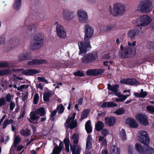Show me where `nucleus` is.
Segmentation results:
<instances>
[{
    "label": "nucleus",
    "instance_id": "1",
    "mask_svg": "<svg viewBox=\"0 0 154 154\" xmlns=\"http://www.w3.org/2000/svg\"><path fill=\"white\" fill-rule=\"evenodd\" d=\"M19 61L29 60L27 62V65L29 66L46 64L48 62L44 59H33L31 54L28 52H24L20 54L18 57Z\"/></svg>",
    "mask_w": 154,
    "mask_h": 154
},
{
    "label": "nucleus",
    "instance_id": "2",
    "mask_svg": "<svg viewBox=\"0 0 154 154\" xmlns=\"http://www.w3.org/2000/svg\"><path fill=\"white\" fill-rule=\"evenodd\" d=\"M44 38L42 35L38 33L32 38L31 42V48L32 50H35L39 49L43 45Z\"/></svg>",
    "mask_w": 154,
    "mask_h": 154
},
{
    "label": "nucleus",
    "instance_id": "3",
    "mask_svg": "<svg viewBox=\"0 0 154 154\" xmlns=\"http://www.w3.org/2000/svg\"><path fill=\"white\" fill-rule=\"evenodd\" d=\"M125 6L120 3H115L113 5V9L112 11L111 8L110 14L114 17L123 15L126 11Z\"/></svg>",
    "mask_w": 154,
    "mask_h": 154
},
{
    "label": "nucleus",
    "instance_id": "4",
    "mask_svg": "<svg viewBox=\"0 0 154 154\" xmlns=\"http://www.w3.org/2000/svg\"><path fill=\"white\" fill-rule=\"evenodd\" d=\"M152 0H142L138 4V9L143 13H148L152 10Z\"/></svg>",
    "mask_w": 154,
    "mask_h": 154
},
{
    "label": "nucleus",
    "instance_id": "5",
    "mask_svg": "<svg viewBox=\"0 0 154 154\" xmlns=\"http://www.w3.org/2000/svg\"><path fill=\"white\" fill-rule=\"evenodd\" d=\"M135 147L140 154H154V149L149 144L143 146L140 143H136Z\"/></svg>",
    "mask_w": 154,
    "mask_h": 154
},
{
    "label": "nucleus",
    "instance_id": "6",
    "mask_svg": "<svg viewBox=\"0 0 154 154\" xmlns=\"http://www.w3.org/2000/svg\"><path fill=\"white\" fill-rule=\"evenodd\" d=\"M97 54L96 52L88 53L81 58L82 62L85 64L92 63L97 59Z\"/></svg>",
    "mask_w": 154,
    "mask_h": 154
},
{
    "label": "nucleus",
    "instance_id": "7",
    "mask_svg": "<svg viewBox=\"0 0 154 154\" xmlns=\"http://www.w3.org/2000/svg\"><path fill=\"white\" fill-rule=\"evenodd\" d=\"M137 139L144 146L148 144L149 143V139L147 132L145 131H142L137 134Z\"/></svg>",
    "mask_w": 154,
    "mask_h": 154
},
{
    "label": "nucleus",
    "instance_id": "8",
    "mask_svg": "<svg viewBox=\"0 0 154 154\" xmlns=\"http://www.w3.org/2000/svg\"><path fill=\"white\" fill-rule=\"evenodd\" d=\"M85 33L84 39L85 42H90V39L93 34L94 29L89 25L86 24L84 27Z\"/></svg>",
    "mask_w": 154,
    "mask_h": 154
},
{
    "label": "nucleus",
    "instance_id": "9",
    "mask_svg": "<svg viewBox=\"0 0 154 154\" xmlns=\"http://www.w3.org/2000/svg\"><path fill=\"white\" fill-rule=\"evenodd\" d=\"M137 20L138 26H145L151 22L152 19L148 15L144 14L141 16Z\"/></svg>",
    "mask_w": 154,
    "mask_h": 154
},
{
    "label": "nucleus",
    "instance_id": "10",
    "mask_svg": "<svg viewBox=\"0 0 154 154\" xmlns=\"http://www.w3.org/2000/svg\"><path fill=\"white\" fill-rule=\"evenodd\" d=\"M90 42H80L79 44V54L82 55L85 54L87 52V48L89 49L91 48V47L90 45Z\"/></svg>",
    "mask_w": 154,
    "mask_h": 154
},
{
    "label": "nucleus",
    "instance_id": "11",
    "mask_svg": "<svg viewBox=\"0 0 154 154\" xmlns=\"http://www.w3.org/2000/svg\"><path fill=\"white\" fill-rule=\"evenodd\" d=\"M136 120L140 124L144 126H147L149 125V122L146 116L142 113H138L135 116Z\"/></svg>",
    "mask_w": 154,
    "mask_h": 154
},
{
    "label": "nucleus",
    "instance_id": "12",
    "mask_svg": "<svg viewBox=\"0 0 154 154\" xmlns=\"http://www.w3.org/2000/svg\"><path fill=\"white\" fill-rule=\"evenodd\" d=\"M104 71V70L103 69H90L87 70L86 74L87 76L100 75Z\"/></svg>",
    "mask_w": 154,
    "mask_h": 154
},
{
    "label": "nucleus",
    "instance_id": "13",
    "mask_svg": "<svg viewBox=\"0 0 154 154\" xmlns=\"http://www.w3.org/2000/svg\"><path fill=\"white\" fill-rule=\"evenodd\" d=\"M17 70L19 72L21 71V73L25 75H33L39 72V71L37 69H28L24 70L23 69H17Z\"/></svg>",
    "mask_w": 154,
    "mask_h": 154
},
{
    "label": "nucleus",
    "instance_id": "14",
    "mask_svg": "<svg viewBox=\"0 0 154 154\" xmlns=\"http://www.w3.org/2000/svg\"><path fill=\"white\" fill-rule=\"evenodd\" d=\"M56 29L57 35L59 38H64L66 37V33L63 26L60 24H57Z\"/></svg>",
    "mask_w": 154,
    "mask_h": 154
},
{
    "label": "nucleus",
    "instance_id": "15",
    "mask_svg": "<svg viewBox=\"0 0 154 154\" xmlns=\"http://www.w3.org/2000/svg\"><path fill=\"white\" fill-rule=\"evenodd\" d=\"M132 52L131 48L128 46H126L124 47L123 50L119 51V53L122 58L124 59L130 57Z\"/></svg>",
    "mask_w": 154,
    "mask_h": 154
},
{
    "label": "nucleus",
    "instance_id": "16",
    "mask_svg": "<svg viewBox=\"0 0 154 154\" xmlns=\"http://www.w3.org/2000/svg\"><path fill=\"white\" fill-rule=\"evenodd\" d=\"M79 19L81 23H86L88 20L87 14L86 12L82 10L78 11L77 12Z\"/></svg>",
    "mask_w": 154,
    "mask_h": 154
},
{
    "label": "nucleus",
    "instance_id": "17",
    "mask_svg": "<svg viewBox=\"0 0 154 154\" xmlns=\"http://www.w3.org/2000/svg\"><path fill=\"white\" fill-rule=\"evenodd\" d=\"M8 47L10 46V48L8 49H12V47H16L18 45L20 44L19 39L17 37H15L10 38L7 42Z\"/></svg>",
    "mask_w": 154,
    "mask_h": 154
},
{
    "label": "nucleus",
    "instance_id": "18",
    "mask_svg": "<svg viewBox=\"0 0 154 154\" xmlns=\"http://www.w3.org/2000/svg\"><path fill=\"white\" fill-rule=\"evenodd\" d=\"M140 30L138 29L134 28L130 29L127 33L128 37L131 40H135V36L139 34Z\"/></svg>",
    "mask_w": 154,
    "mask_h": 154
},
{
    "label": "nucleus",
    "instance_id": "19",
    "mask_svg": "<svg viewBox=\"0 0 154 154\" xmlns=\"http://www.w3.org/2000/svg\"><path fill=\"white\" fill-rule=\"evenodd\" d=\"M105 124L111 127L114 125L116 122V119L114 116L107 117L105 118Z\"/></svg>",
    "mask_w": 154,
    "mask_h": 154
},
{
    "label": "nucleus",
    "instance_id": "20",
    "mask_svg": "<svg viewBox=\"0 0 154 154\" xmlns=\"http://www.w3.org/2000/svg\"><path fill=\"white\" fill-rule=\"evenodd\" d=\"M63 17L67 20H69L73 18L75 16V12L68 10L64 11Z\"/></svg>",
    "mask_w": 154,
    "mask_h": 154
},
{
    "label": "nucleus",
    "instance_id": "21",
    "mask_svg": "<svg viewBox=\"0 0 154 154\" xmlns=\"http://www.w3.org/2000/svg\"><path fill=\"white\" fill-rule=\"evenodd\" d=\"M126 123L129 125V126L132 128H136L138 127V124L136 122L134 119L128 118L126 121Z\"/></svg>",
    "mask_w": 154,
    "mask_h": 154
},
{
    "label": "nucleus",
    "instance_id": "22",
    "mask_svg": "<svg viewBox=\"0 0 154 154\" xmlns=\"http://www.w3.org/2000/svg\"><path fill=\"white\" fill-rule=\"evenodd\" d=\"M119 86L118 84H115L113 86L110 84H107V89L108 90L113 92L115 94L118 96V92Z\"/></svg>",
    "mask_w": 154,
    "mask_h": 154
},
{
    "label": "nucleus",
    "instance_id": "23",
    "mask_svg": "<svg viewBox=\"0 0 154 154\" xmlns=\"http://www.w3.org/2000/svg\"><path fill=\"white\" fill-rule=\"evenodd\" d=\"M80 146L79 145H70V149L72 154H80L81 152Z\"/></svg>",
    "mask_w": 154,
    "mask_h": 154
},
{
    "label": "nucleus",
    "instance_id": "24",
    "mask_svg": "<svg viewBox=\"0 0 154 154\" xmlns=\"http://www.w3.org/2000/svg\"><path fill=\"white\" fill-rule=\"evenodd\" d=\"M117 106V104L113 102L110 101L105 102H104L101 106L102 108L106 107H114Z\"/></svg>",
    "mask_w": 154,
    "mask_h": 154
},
{
    "label": "nucleus",
    "instance_id": "25",
    "mask_svg": "<svg viewBox=\"0 0 154 154\" xmlns=\"http://www.w3.org/2000/svg\"><path fill=\"white\" fill-rule=\"evenodd\" d=\"M60 141V142L59 144V147L57 145L55 146L52 151L53 154H60L61 150L63 146V143Z\"/></svg>",
    "mask_w": 154,
    "mask_h": 154
},
{
    "label": "nucleus",
    "instance_id": "26",
    "mask_svg": "<svg viewBox=\"0 0 154 154\" xmlns=\"http://www.w3.org/2000/svg\"><path fill=\"white\" fill-rule=\"evenodd\" d=\"M35 112H32L30 114V118L29 119V120L31 123H36V121L35 123L34 122L35 120H38V119L39 118V117H38L36 115Z\"/></svg>",
    "mask_w": 154,
    "mask_h": 154
},
{
    "label": "nucleus",
    "instance_id": "27",
    "mask_svg": "<svg viewBox=\"0 0 154 154\" xmlns=\"http://www.w3.org/2000/svg\"><path fill=\"white\" fill-rule=\"evenodd\" d=\"M110 154H120L119 149L115 145H112L110 148Z\"/></svg>",
    "mask_w": 154,
    "mask_h": 154
},
{
    "label": "nucleus",
    "instance_id": "28",
    "mask_svg": "<svg viewBox=\"0 0 154 154\" xmlns=\"http://www.w3.org/2000/svg\"><path fill=\"white\" fill-rule=\"evenodd\" d=\"M140 84L139 82L137 81L136 79L134 78H128V82L127 85L131 86L138 85Z\"/></svg>",
    "mask_w": 154,
    "mask_h": 154
},
{
    "label": "nucleus",
    "instance_id": "29",
    "mask_svg": "<svg viewBox=\"0 0 154 154\" xmlns=\"http://www.w3.org/2000/svg\"><path fill=\"white\" fill-rule=\"evenodd\" d=\"M104 124L102 122L98 121L95 124V128L97 131H100L104 128Z\"/></svg>",
    "mask_w": 154,
    "mask_h": 154
},
{
    "label": "nucleus",
    "instance_id": "30",
    "mask_svg": "<svg viewBox=\"0 0 154 154\" xmlns=\"http://www.w3.org/2000/svg\"><path fill=\"white\" fill-rule=\"evenodd\" d=\"M21 4V0H15L14 3L13 5V8L15 10L18 11L20 8Z\"/></svg>",
    "mask_w": 154,
    "mask_h": 154
},
{
    "label": "nucleus",
    "instance_id": "31",
    "mask_svg": "<svg viewBox=\"0 0 154 154\" xmlns=\"http://www.w3.org/2000/svg\"><path fill=\"white\" fill-rule=\"evenodd\" d=\"M35 112L36 114H39L41 116H44L46 114L45 108L43 107H41L36 109Z\"/></svg>",
    "mask_w": 154,
    "mask_h": 154
},
{
    "label": "nucleus",
    "instance_id": "32",
    "mask_svg": "<svg viewBox=\"0 0 154 154\" xmlns=\"http://www.w3.org/2000/svg\"><path fill=\"white\" fill-rule=\"evenodd\" d=\"M71 140H73V143L74 145H78L79 141V136L76 134H74L72 135L71 137Z\"/></svg>",
    "mask_w": 154,
    "mask_h": 154
},
{
    "label": "nucleus",
    "instance_id": "33",
    "mask_svg": "<svg viewBox=\"0 0 154 154\" xmlns=\"http://www.w3.org/2000/svg\"><path fill=\"white\" fill-rule=\"evenodd\" d=\"M20 134L23 135L27 137L31 135V131L27 128L25 130H22L20 131Z\"/></svg>",
    "mask_w": 154,
    "mask_h": 154
},
{
    "label": "nucleus",
    "instance_id": "34",
    "mask_svg": "<svg viewBox=\"0 0 154 154\" xmlns=\"http://www.w3.org/2000/svg\"><path fill=\"white\" fill-rule=\"evenodd\" d=\"M52 94L49 92H47L43 94V100L45 101L48 102L50 100V97L51 96Z\"/></svg>",
    "mask_w": 154,
    "mask_h": 154
},
{
    "label": "nucleus",
    "instance_id": "35",
    "mask_svg": "<svg viewBox=\"0 0 154 154\" xmlns=\"http://www.w3.org/2000/svg\"><path fill=\"white\" fill-rule=\"evenodd\" d=\"M126 135L125 131L124 129H122L120 133V136L121 138L123 140H126Z\"/></svg>",
    "mask_w": 154,
    "mask_h": 154
},
{
    "label": "nucleus",
    "instance_id": "36",
    "mask_svg": "<svg viewBox=\"0 0 154 154\" xmlns=\"http://www.w3.org/2000/svg\"><path fill=\"white\" fill-rule=\"evenodd\" d=\"M89 112V110L87 109H84L82 114L81 119V120H83L87 118L88 116V114Z\"/></svg>",
    "mask_w": 154,
    "mask_h": 154
},
{
    "label": "nucleus",
    "instance_id": "37",
    "mask_svg": "<svg viewBox=\"0 0 154 154\" xmlns=\"http://www.w3.org/2000/svg\"><path fill=\"white\" fill-rule=\"evenodd\" d=\"M21 140L19 136L16 137L14 140V142L13 144V146L14 148H15L17 147V144H19L20 141Z\"/></svg>",
    "mask_w": 154,
    "mask_h": 154
},
{
    "label": "nucleus",
    "instance_id": "38",
    "mask_svg": "<svg viewBox=\"0 0 154 154\" xmlns=\"http://www.w3.org/2000/svg\"><path fill=\"white\" fill-rule=\"evenodd\" d=\"M125 112L123 108H120L114 112V113L117 115H120L124 114Z\"/></svg>",
    "mask_w": 154,
    "mask_h": 154
},
{
    "label": "nucleus",
    "instance_id": "39",
    "mask_svg": "<svg viewBox=\"0 0 154 154\" xmlns=\"http://www.w3.org/2000/svg\"><path fill=\"white\" fill-rule=\"evenodd\" d=\"M67 126L71 129H72L76 128L77 126V122H76L73 121L67 124Z\"/></svg>",
    "mask_w": 154,
    "mask_h": 154
},
{
    "label": "nucleus",
    "instance_id": "40",
    "mask_svg": "<svg viewBox=\"0 0 154 154\" xmlns=\"http://www.w3.org/2000/svg\"><path fill=\"white\" fill-rule=\"evenodd\" d=\"M57 109L58 113L61 114L63 112L64 110V108L62 104H60L57 106Z\"/></svg>",
    "mask_w": 154,
    "mask_h": 154
},
{
    "label": "nucleus",
    "instance_id": "41",
    "mask_svg": "<svg viewBox=\"0 0 154 154\" xmlns=\"http://www.w3.org/2000/svg\"><path fill=\"white\" fill-rule=\"evenodd\" d=\"M73 75L75 76H78L80 77H82L84 76V74L82 71L80 70H78L77 72H74Z\"/></svg>",
    "mask_w": 154,
    "mask_h": 154
},
{
    "label": "nucleus",
    "instance_id": "42",
    "mask_svg": "<svg viewBox=\"0 0 154 154\" xmlns=\"http://www.w3.org/2000/svg\"><path fill=\"white\" fill-rule=\"evenodd\" d=\"M57 113V110H54L51 113L50 119L52 121H54V120L55 119V118L54 117Z\"/></svg>",
    "mask_w": 154,
    "mask_h": 154
},
{
    "label": "nucleus",
    "instance_id": "43",
    "mask_svg": "<svg viewBox=\"0 0 154 154\" xmlns=\"http://www.w3.org/2000/svg\"><path fill=\"white\" fill-rule=\"evenodd\" d=\"M39 98V96L38 94H35L33 98V103L35 104H37L38 103V99Z\"/></svg>",
    "mask_w": 154,
    "mask_h": 154
},
{
    "label": "nucleus",
    "instance_id": "44",
    "mask_svg": "<svg viewBox=\"0 0 154 154\" xmlns=\"http://www.w3.org/2000/svg\"><path fill=\"white\" fill-rule=\"evenodd\" d=\"M109 134L108 130L105 128L102 129L101 130V134L103 135V137H105Z\"/></svg>",
    "mask_w": 154,
    "mask_h": 154
},
{
    "label": "nucleus",
    "instance_id": "45",
    "mask_svg": "<svg viewBox=\"0 0 154 154\" xmlns=\"http://www.w3.org/2000/svg\"><path fill=\"white\" fill-rule=\"evenodd\" d=\"M147 110L151 113L154 112V106H148L146 107Z\"/></svg>",
    "mask_w": 154,
    "mask_h": 154
},
{
    "label": "nucleus",
    "instance_id": "46",
    "mask_svg": "<svg viewBox=\"0 0 154 154\" xmlns=\"http://www.w3.org/2000/svg\"><path fill=\"white\" fill-rule=\"evenodd\" d=\"M6 103V101L5 97L0 98V107L4 106Z\"/></svg>",
    "mask_w": 154,
    "mask_h": 154
},
{
    "label": "nucleus",
    "instance_id": "47",
    "mask_svg": "<svg viewBox=\"0 0 154 154\" xmlns=\"http://www.w3.org/2000/svg\"><path fill=\"white\" fill-rule=\"evenodd\" d=\"M9 65V63L5 62H0V67H8Z\"/></svg>",
    "mask_w": 154,
    "mask_h": 154
},
{
    "label": "nucleus",
    "instance_id": "48",
    "mask_svg": "<svg viewBox=\"0 0 154 154\" xmlns=\"http://www.w3.org/2000/svg\"><path fill=\"white\" fill-rule=\"evenodd\" d=\"M37 79L39 81L44 82L47 84H48V80L45 79L44 77H38L37 78Z\"/></svg>",
    "mask_w": 154,
    "mask_h": 154
},
{
    "label": "nucleus",
    "instance_id": "49",
    "mask_svg": "<svg viewBox=\"0 0 154 154\" xmlns=\"http://www.w3.org/2000/svg\"><path fill=\"white\" fill-rule=\"evenodd\" d=\"M29 87V85H22L20 87H18L17 88V90L20 91H22V90L23 89H26Z\"/></svg>",
    "mask_w": 154,
    "mask_h": 154
},
{
    "label": "nucleus",
    "instance_id": "50",
    "mask_svg": "<svg viewBox=\"0 0 154 154\" xmlns=\"http://www.w3.org/2000/svg\"><path fill=\"white\" fill-rule=\"evenodd\" d=\"M28 29L29 30L31 31L33 29H35L36 27L34 24H32L28 26Z\"/></svg>",
    "mask_w": 154,
    "mask_h": 154
},
{
    "label": "nucleus",
    "instance_id": "51",
    "mask_svg": "<svg viewBox=\"0 0 154 154\" xmlns=\"http://www.w3.org/2000/svg\"><path fill=\"white\" fill-rule=\"evenodd\" d=\"M8 70H0V76L8 74Z\"/></svg>",
    "mask_w": 154,
    "mask_h": 154
},
{
    "label": "nucleus",
    "instance_id": "52",
    "mask_svg": "<svg viewBox=\"0 0 154 154\" xmlns=\"http://www.w3.org/2000/svg\"><path fill=\"white\" fill-rule=\"evenodd\" d=\"M6 100L7 102H11V96L10 93H8L6 95Z\"/></svg>",
    "mask_w": 154,
    "mask_h": 154
},
{
    "label": "nucleus",
    "instance_id": "53",
    "mask_svg": "<svg viewBox=\"0 0 154 154\" xmlns=\"http://www.w3.org/2000/svg\"><path fill=\"white\" fill-rule=\"evenodd\" d=\"M133 149V148L132 146L131 145L129 146L128 149V150L129 154H134Z\"/></svg>",
    "mask_w": 154,
    "mask_h": 154
},
{
    "label": "nucleus",
    "instance_id": "54",
    "mask_svg": "<svg viewBox=\"0 0 154 154\" xmlns=\"http://www.w3.org/2000/svg\"><path fill=\"white\" fill-rule=\"evenodd\" d=\"M64 143L65 145H69L70 144L69 138H65L63 140Z\"/></svg>",
    "mask_w": 154,
    "mask_h": 154
},
{
    "label": "nucleus",
    "instance_id": "55",
    "mask_svg": "<svg viewBox=\"0 0 154 154\" xmlns=\"http://www.w3.org/2000/svg\"><path fill=\"white\" fill-rule=\"evenodd\" d=\"M128 82V78L122 79L120 81V83L121 84H125L127 85Z\"/></svg>",
    "mask_w": 154,
    "mask_h": 154
},
{
    "label": "nucleus",
    "instance_id": "56",
    "mask_svg": "<svg viewBox=\"0 0 154 154\" xmlns=\"http://www.w3.org/2000/svg\"><path fill=\"white\" fill-rule=\"evenodd\" d=\"M15 106V104L14 102L11 101L10 104V110L12 111Z\"/></svg>",
    "mask_w": 154,
    "mask_h": 154
},
{
    "label": "nucleus",
    "instance_id": "57",
    "mask_svg": "<svg viewBox=\"0 0 154 154\" xmlns=\"http://www.w3.org/2000/svg\"><path fill=\"white\" fill-rule=\"evenodd\" d=\"M37 19L40 21H42L43 20L44 15L42 13H39V15H38Z\"/></svg>",
    "mask_w": 154,
    "mask_h": 154
},
{
    "label": "nucleus",
    "instance_id": "58",
    "mask_svg": "<svg viewBox=\"0 0 154 154\" xmlns=\"http://www.w3.org/2000/svg\"><path fill=\"white\" fill-rule=\"evenodd\" d=\"M85 129L87 133L88 134L91 133L92 131V127L91 126L85 127Z\"/></svg>",
    "mask_w": 154,
    "mask_h": 154
},
{
    "label": "nucleus",
    "instance_id": "59",
    "mask_svg": "<svg viewBox=\"0 0 154 154\" xmlns=\"http://www.w3.org/2000/svg\"><path fill=\"white\" fill-rule=\"evenodd\" d=\"M92 137L91 135H88V137H87V139L86 140V143H87V144L88 143H92Z\"/></svg>",
    "mask_w": 154,
    "mask_h": 154
},
{
    "label": "nucleus",
    "instance_id": "60",
    "mask_svg": "<svg viewBox=\"0 0 154 154\" xmlns=\"http://www.w3.org/2000/svg\"><path fill=\"white\" fill-rule=\"evenodd\" d=\"M92 143H88L87 144V143H86V148L87 150H90L92 147Z\"/></svg>",
    "mask_w": 154,
    "mask_h": 154
},
{
    "label": "nucleus",
    "instance_id": "61",
    "mask_svg": "<svg viewBox=\"0 0 154 154\" xmlns=\"http://www.w3.org/2000/svg\"><path fill=\"white\" fill-rule=\"evenodd\" d=\"M147 94L148 93L146 91L140 92L141 98H144L146 97Z\"/></svg>",
    "mask_w": 154,
    "mask_h": 154
},
{
    "label": "nucleus",
    "instance_id": "62",
    "mask_svg": "<svg viewBox=\"0 0 154 154\" xmlns=\"http://www.w3.org/2000/svg\"><path fill=\"white\" fill-rule=\"evenodd\" d=\"M115 26L113 25H110V26H107L106 28V30L107 31H109L110 30L114 28Z\"/></svg>",
    "mask_w": 154,
    "mask_h": 154
},
{
    "label": "nucleus",
    "instance_id": "63",
    "mask_svg": "<svg viewBox=\"0 0 154 154\" xmlns=\"http://www.w3.org/2000/svg\"><path fill=\"white\" fill-rule=\"evenodd\" d=\"M8 121L6 120L2 124V125H3V127H2V129H5L6 128V126L8 125V122H7Z\"/></svg>",
    "mask_w": 154,
    "mask_h": 154
},
{
    "label": "nucleus",
    "instance_id": "64",
    "mask_svg": "<svg viewBox=\"0 0 154 154\" xmlns=\"http://www.w3.org/2000/svg\"><path fill=\"white\" fill-rule=\"evenodd\" d=\"M136 42L135 41L133 42L132 43H131L130 42H128V45L130 47H131L132 46H134L136 45Z\"/></svg>",
    "mask_w": 154,
    "mask_h": 154
}]
</instances>
